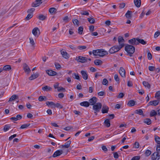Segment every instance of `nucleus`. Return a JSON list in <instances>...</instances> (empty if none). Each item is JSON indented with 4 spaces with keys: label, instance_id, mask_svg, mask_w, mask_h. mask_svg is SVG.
<instances>
[{
    "label": "nucleus",
    "instance_id": "18",
    "mask_svg": "<svg viewBox=\"0 0 160 160\" xmlns=\"http://www.w3.org/2000/svg\"><path fill=\"white\" fill-rule=\"evenodd\" d=\"M109 108L108 106L106 105H103L102 109V113H107L108 112Z\"/></svg>",
    "mask_w": 160,
    "mask_h": 160
},
{
    "label": "nucleus",
    "instance_id": "21",
    "mask_svg": "<svg viewBox=\"0 0 160 160\" xmlns=\"http://www.w3.org/2000/svg\"><path fill=\"white\" fill-rule=\"evenodd\" d=\"M37 18L39 20L43 21L46 19L47 16L42 14H40L38 15Z\"/></svg>",
    "mask_w": 160,
    "mask_h": 160
},
{
    "label": "nucleus",
    "instance_id": "45",
    "mask_svg": "<svg viewBox=\"0 0 160 160\" xmlns=\"http://www.w3.org/2000/svg\"><path fill=\"white\" fill-rule=\"evenodd\" d=\"M156 152H155L160 154V144H158L157 145Z\"/></svg>",
    "mask_w": 160,
    "mask_h": 160
},
{
    "label": "nucleus",
    "instance_id": "56",
    "mask_svg": "<svg viewBox=\"0 0 160 160\" xmlns=\"http://www.w3.org/2000/svg\"><path fill=\"white\" fill-rule=\"evenodd\" d=\"M98 49L96 50H93L92 51V53L95 56H98Z\"/></svg>",
    "mask_w": 160,
    "mask_h": 160
},
{
    "label": "nucleus",
    "instance_id": "55",
    "mask_svg": "<svg viewBox=\"0 0 160 160\" xmlns=\"http://www.w3.org/2000/svg\"><path fill=\"white\" fill-rule=\"evenodd\" d=\"M35 10V9L34 8H31L30 9H28L27 12L28 13H31V14H32V13Z\"/></svg>",
    "mask_w": 160,
    "mask_h": 160
},
{
    "label": "nucleus",
    "instance_id": "25",
    "mask_svg": "<svg viewBox=\"0 0 160 160\" xmlns=\"http://www.w3.org/2000/svg\"><path fill=\"white\" fill-rule=\"evenodd\" d=\"M135 6L138 8L140 7L141 5V0H134V1Z\"/></svg>",
    "mask_w": 160,
    "mask_h": 160
},
{
    "label": "nucleus",
    "instance_id": "1",
    "mask_svg": "<svg viewBox=\"0 0 160 160\" xmlns=\"http://www.w3.org/2000/svg\"><path fill=\"white\" fill-rule=\"evenodd\" d=\"M125 50L128 53L129 56L130 57H132V54L135 52V48L132 45L127 44L125 48Z\"/></svg>",
    "mask_w": 160,
    "mask_h": 160
},
{
    "label": "nucleus",
    "instance_id": "12",
    "mask_svg": "<svg viewBox=\"0 0 160 160\" xmlns=\"http://www.w3.org/2000/svg\"><path fill=\"white\" fill-rule=\"evenodd\" d=\"M119 72L122 77L123 78L125 77V71L123 68L121 67L119 69Z\"/></svg>",
    "mask_w": 160,
    "mask_h": 160
},
{
    "label": "nucleus",
    "instance_id": "27",
    "mask_svg": "<svg viewBox=\"0 0 160 160\" xmlns=\"http://www.w3.org/2000/svg\"><path fill=\"white\" fill-rule=\"evenodd\" d=\"M80 105L81 106L85 107H88L90 105L89 102L87 101H84L80 103Z\"/></svg>",
    "mask_w": 160,
    "mask_h": 160
},
{
    "label": "nucleus",
    "instance_id": "9",
    "mask_svg": "<svg viewBox=\"0 0 160 160\" xmlns=\"http://www.w3.org/2000/svg\"><path fill=\"white\" fill-rule=\"evenodd\" d=\"M98 56L102 57L103 56L108 54L107 52L103 50V49H98Z\"/></svg>",
    "mask_w": 160,
    "mask_h": 160
},
{
    "label": "nucleus",
    "instance_id": "3",
    "mask_svg": "<svg viewBox=\"0 0 160 160\" xmlns=\"http://www.w3.org/2000/svg\"><path fill=\"white\" fill-rule=\"evenodd\" d=\"M75 60L78 62L83 63L87 62L88 58L85 57L79 56L76 57Z\"/></svg>",
    "mask_w": 160,
    "mask_h": 160
},
{
    "label": "nucleus",
    "instance_id": "15",
    "mask_svg": "<svg viewBox=\"0 0 160 160\" xmlns=\"http://www.w3.org/2000/svg\"><path fill=\"white\" fill-rule=\"evenodd\" d=\"M81 72L83 79L85 80H87L88 78V75L87 72L85 71L82 70L81 71Z\"/></svg>",
    "mask_w": 160,
    "mask_h": 160
},
{
    "label": "nucleus",
    "instance_id": "33",
    "mask_svg": "<svg viewBox=\"0 0 160 160\" xmlns=\"http://www.w3.org/2000/svg\"><path fill=\"white\" fill-rule=\"evenodd\" d=\"M105 125L107 127H109L110 126V121L109 119H107L104 122Z\"/></svg>",
    "mask_w": 160,
    "mask_h": 160
},
{
    "label": "nucleus",
    "instance_id": "7",
    "mask_svg": "<svg viewBox=\"0 0 160 160\" xmlns=\"http://www.w3.org/2000/svg\"><path fill=\"white\" fill-rule=\"evenodd\" d=\"M128 42L129 43L133 45H138V38H133L129 40L128 41Z\"/></svg>",
    "mask_w": 160,
    "mask_h": 160
},
{
    "label": "nucleus",
    "instance_id": "23",
    "mask_svg": "<svg viewBox=\"0 0 160 160\" xmlns=\"http://www.w3.org/2000/svg\"><path fill=\"white\" fill-rule=\"evenodd\" d=\"M136 114H138L139 115H142L144 116L142 110L141 109H137L134 111Z\"/></svg>",
    "mask_w": 160,
    "mask_h": 160
},
{
    "label": "nucleus",
    "instance_id": "24",
    "mask_svg": "<svg viewBox=\"0 0 160 160\" xmlns=\"http://www.w3.org/2000/svg\"><path fill=\"white\" fill-rule=\"evenodd\" d=\"M42 89L44 91H48L52 90V88L46 85L44 87H42Z\"/></svg>",
    "mask_w": 160,
    "mask_h": 160
},
{
    "label": "nucleus",
    "instance_id": "37",
    "mask_svg": "<svg viewBox=\"0 0 160 160\" xmlns=\"http://www.w3.org/2000/svg\"><path fill=\"white\" fill-rule=\"evenodd\" d=\"M87 19L88 22L91 24H93L95 22V19L93 18L90 17L88 18Z\"/></svg>",
    "mask_w": 160,
    "mask_h": 160
},
{
    "label": "nucleus",
    "instance_id": "40",
    "mask_svg": "<svg viewBox=\"0 0 160 160\" xmlns=\"http://www.w3.org/2000/svg\"><path fill=\"white\" fill-rule=\"evenodd\" d=\"M30 123H27L23 124L22 125L21 127H20V129H24L25 128H27L30 125Z\"/></svg>",
    "mask_w": 160,
    "mask_h": 160
},
{
    "label": "nucleus",
    "instance_id": "22",
    "mask_svg": "<svg viewBox=\"0 0 160 160\" xmlns=\"http://www.w3.org/2000/svg\"><path fill=\"white\" fill-rule=\"evenodd\" d=\"M61 52L62 55V56L64 58L66 59H67L69 58V57L68 56V53L65 51L61 50Z\"/></svg>",
    "mask_w": 160,
    "mask_h": 160
},
{
    "label": "nucleus",
    "instance_id": "32",
    "mask_svg": "<svg viewBox=\"0 0 160 160\" xmlns=\"http://www.w3.org/2000/svg\"><path fill=\"white\" fill-rule=\"evenodd\" d=\"M11 69V68L10 65H6L4 66L2 69V71H9Z\"/></svg>",
    "mask_w": 160,
    "mask_h": 160
},
{
    "label": "nucleus",
    "instance_id": "58",
    "mask_svg": "<svg viewBox=\"0 0 160 160\" xmlns=\"http://www.w3.org/2000/svg\"><path fill=\"white\" fill-rule=\"evenodd\" d=\"M72 22L74 25H77L78 26L79 21L77 19H74L72 20Z\"/></svg>",
    "mask_w": 160,
    "mask_h": 160
},
{
    "label": "nucleus",
    "instance_id": "43",
    "mask_svg": "<svg viewBox=\"0 0 160 160\" xmlns=\"http://www.w3.org/2000/svg\"><path fill=\"white\" fill-rule=\"evenodd\" d=\"M83 28L82 27H79L78 29V33L79 34H82L83 31Z\"/></svg>",
    "mask_w": 160,
    "mask_h": 160
},
{
    "label": "nucleus",
    "instance_id": "52",
    "mask_svg": "<svg viewBox=\"0 0 160 160\" xmlns=\"http://www.w3.org/2000/svg\"><path fill=\"white\" fill-rule=\"evenodd\" d=\"M139 147V144L138 142H135L133 146V148H138Z\"/></svg>",
    "mask_w": 160,
    "mask_h": 160
},
{
    "label": "nucleus",
    "instance_id": "8",
    "mask_svg": "<svg viewBox=\"0 0 160 160\" xmlns=\"http://www.w3.org/2000/svg\"><path fill=\"white\" fill-rule=\"evenodd\" d=\"M118 39L119 44V45L118 46L120 47L122 46V48L124 46V39L122 37L120 36L118 37Z\"/></svg>",
    "mask_w": 160,
    "mask_h": 160
},
{
    "label": "nucleus",
    "instance_id": "48",
    "mask_svg": "<svg viewBox=\"0 0 160 160\" xmlns=\"http://www.w3.org/2000/svg\"><path fill=\"white\" fill-rule=\"evenodd\" d=\"M151 153V151L149 150H147L145 152V154L147 157L149 156Z\"/></svg>",
    "mask_w": 160,
    "mask_h": 160
},
{
    "label": "nucleus",
    "instance_id": "46",
    "mask_svg": "<svg viewBox=\"0 0 160 160\" xmlns=\"http://www.w3.org/2000/svg\"><path fill=\"white\" fill-rule=\"evenodd\" d=\"M157 114V112L154 110H152L150 113V115L151 117L154 116Z\"/></svg>",
    "mask_w": 160,
    "mask_h": 160
},
{
    "label": "nucleus",
    "instance_id": "26",
    "mask_svg": "<svg viewBox=\"0 0 160 160\" xmlns=\"http://www.w3.org/2000/svg\"><path fill=\"white\" fill-rule=\"evenodd\" d=\"M57 11V9L54 8H51L49 9V12L51 14L56 13Z\"/></svg>",
    "mask_w": 160,
    "mask_h": 160
},
{
    "label": "nucleus",
    "instance_id": "63",
    "mask_svg": "<svg viewBox=\"0 0 160 160\" xmlns=\"http://www.w3.org/2000/svg\"><path fill=\"white\" fill-rule=\"evenodd\" d=\"M160 34V32L159 31H157L156 32L154 35V38H156L159 36Z\"/></svg>",
    "mask_w": 160,
    "mask_h": 160
},
{
    "label": "nucleus",
    "instance_id": "11",
    "mask_svg": "<svg viewBox=\"0 0 160 160\" xmlns=\"http://www.w3.org/2000/svg\"><path fill=\"white\" fill-rule=\"evenodd\" d=\"M97 98L96 97H93L89 100V104L91 105H94L97 102Z\"/></svg>",
    "mask_w": 160,
    "mask_h": 160
},
{
    "label": "nucleus",
    "instance_id": "28",
    "mask_svg": "<svg viewBox=\"0 0 160 160\" xmlns=\"http://www.w3.org/2000/svg\"><path fill=\"white\" fill-rule=\"evenodd\" d=\"M142 84L146 88H147L148 89H150V88L151 86L148 82L146 81H143L142 82Z\"/></svg>",
    "mask_w": 160,
    "mask_h": 160
},
{
    "label": "nucleus",
    "instance_id": "35",
    "mask_svg": "<svg viewBox=\"0 0 160 160\" xmlns=\"http://www.w3.org/2000/svg\"><path fill=\"white\" fill-rule=\"evenodd\" d=\"M38 100L40 101H46L47 100V98L45 96H41L39 97L38 98Z\"/></svg>",
    "mask_w": 160,
    "mask_h": 160
},
{
    "label": "nucleus",
    "instance_id": "4",
    "mask_svg": "<svg viewBox=\"0 0 160 160\" xmlns=\"http://www.w3.org/2000/svg\"><path fill=\"white\" fill-rule=\"evenodd\" d=\"M32 32L35 37H38L40 33L39 29L37 27L34 28L32 30Z\"/></svg>",
    "mask_w": 160,
    "mask_h": 160
},
{
    "label": "nucleus",
    "instance_id": "57",
    "mask_svg": "<svg viewBox=\"0 0 160 160\" xmlns=\"http://www.w3.org/2000/svg\"><path fill=\"white\" fill-rule=\"evenodd\" d=\"M114 78L115 80L117 82H119V79L118 76V75L117 74H116L114 75Z\"/></svg>",
    "mask_w": 160,
    "mask_h": 160
},
{
    "label": "nucleus",
    "instance_id": "2",
    "mask_svg": "<svg viewBox=\"0 0 160 160\" xmlns=\"http://www.w3.org/2000/svg\"><path fill=\"white\" fill-rule=\"evenodd\" d=\"M122 48V46L120 47L118 46H115L112 47L109 50V52L111 54H113L118 51Z\"/></svg>",
    "mask_w": 160,
    "mask_h": 160
},
{
    "label": "nucleus",
    "instance_id": "60",
    "mask_svg": "<svg viewBox=\"0 0 160 160\" xmlns=\"http://www.w3.org/2000/svg\"><path fill=\"white\" fill-rule=\"evenodd\" d=\"M81 14L82 15H86L87 16H88L89 15V13L87 11H84L82 12H81Z\"/></svg>",
    "mask_w": 160,
    "mask_h": 160
},
{
    "label": "nucleus",
    "instance_id": "61",
    "mask_svg": "<svg viewBox=\"0 0 160 160\" xmlns=\"http://www.w3.org/2000/svg\"><path fill=\"white\" fill-rule=\"evenodd\" d=\"M140 156H136L132 158L131 160H139L140 159Z\"/></svg>",
    "mask_w": 160,
    "mask_h": 160
},
{
    "label": "nucleus",
    "instance_id": "49",
    "mask_svg": "<svg viewBox=\"0 0 160 160\" xmlns=\"http://www.w3.org/2000/svg\"><path fill=\"white\" fill-rule=\"evenodd\" d=\"M87 47L85 46H79L77 48L80 50H82L86 49Z\"/></svg>",
    "mask_w": 160,
    "mask_h": 160
},
{
    "label": "nucleus",
    "instance_id": "14",
    "mask_svg": "<svg viewBox=\"0 0 160 160\" xmlns=\"http://www.w3.org/2000/svg\"><path fill=\"white\" fill-rule=\"evenodd\" d=\"M46 72L50 76H54L57 74L56 72L51 70H46Z\"/></svg>",
    "mask_w": 160,
    "mask_h": 160
},
{
    "label": "nucleus",
    "instance_id": "13",
    "mask_svg": "<svg viewBox=\"0 0 160 160\" xmlns=\"http://www.w3.org/2000/svg\"><path fill=\"white\" fill-rule=\"evenodd\" d=\"M63 151L62 150H58L56 151L53 154L52 156L54 158L59 156L63 153Z\"/></svg>",
    "mask_w": 160,
    "mask_h": 160
},
{
    "label": "nucleus",
    "instance_id": "38",
    "mask_svg": "<svg viewBox=\"0 0 160 160\" xmlns=\"http://www.w3.org/2000/svg\"><path fill=\"white\" fill-rule=\"evenodd\" d=\"M155 140L156 142L158 144H160V138L157 136H155Z\"/></svg>",
    "mask_w": 160,
    "mask_h": 160
},
{
    "label": "nucleus",
    "instance_id": "17",
    "mask_svg": "<svg viewBox=\"0 0 160 160\" xmlns=\"http://www.w3.org/2000/svg\"><path fill=\"white\" fill-rule=\"evenodd\" d=\"M23 69L25 72L28 73H29L31 71L29 68L26 63L23 64Z\"/></svg>",
    "mask_w": 160,
    "mask_h": 160
},
{
    "label": "nucleus",
    "instance_id": "5",
    "mask_svg": "<svg viewBox=\"0 0 160 160\" xmlns=\"http://www.w3.org/2000/svg\"><path fill=\"white\" fill-rule=\"evenodd\" d=\"M102 105L101 103L98 102L96 104L93 105V109L96 112H99L101 108Z\"/></svg>",
    "mask_w": 160,
    "mask_h": 160
},
{
    "label": "nucleus",
    "instance_id": "64",
    "mask_svg": "<svg viewBox=\"0 0 160 160\" xmlns=\"http://www.w3.org/2000/svg\"><path fill=\"white\" fill-rule=\"evenodd\" d=\"M58 92L61 91H63L64 92H65V89L62 87H59V88H58Z\"/></svg>",
    "mask_w": 160,
    "mask_h": 160
},
{
    "label": "nucleus",
    "instance_id": "31",
    "mask_svg": "<svg viewBox=\"0 0 160 160\" xmlns=\"http://www.w3.org/2000/svg\"><path fill=\"white\" fill-rule=\"evenodd\" d=\"M94 62L95 64L97 65H100L102 63V61L99 59L95 60Z\"/></svg>",
    "mask_w": 160,
    "mask_h": 160
},
{
    "label": "nucleus",
    "instance_id": "47",
    "mask_svg": "<svg viewBox=\"0 0 160 160\" xmlns=\"http://www.w3.org/2000/svg\"><path fill=\"white\" fill-rule=\"evenodd\" d=\"M46 104L48 106H49V105H51V106H54V107L55 105V103H54L53 102H49V101L47 102H46Z\"/></svg>",
    "mask_w": 160,
    "mask_h": 160
},
{
    "label": "nucleus",
    "instance_id": "53",
    "mask_svg": "<svg viewBox=\"0 0 160 160\" xmlns=\"http://www.w3.org/2000/svg\"><path fill=\"white\" fill-rule=\"evenodd\" d=\"M108 83V81L105 78L103 79L102 81V84L104 85H107Z\"/></svg>",
    "mask_w": 160,
    "mask_h": 160
},
{
    "label": "nucleus",
    "instance_id": "29",
    "mask_svg": "<svg viewBox=\"0 0 160 160\" xmlns=\"http://www.w3.org/2000/svg\"><path fill=\"white\" fill-rule=\"evenodd\" d=\"M132 12L131 11L128 10L125 14L126 17L128 19H129L131 18V14Z\"/></svg>",
    "mask_w": 160,
    "mask_h": 160
},
{
    "label": "nucleus",
    "instance_id": "39",
    "mask_svg": "<svg viewBox=\"0 0 160 160\" xmlns=\"http://www.w3.org/2000/svg\"><path fill=\"white\" fill-rule=\"evenodd\" d=\"M57 108L59 109H62L63 108V106L59 103H57L55 104L54 108Z\"/></svg>",
    "mask_w": 160,
    "mask_h": 160
},
{
    "label": "nucleus",
    "instance_id": "42",
    "mask_svg": "<svg viewBox=\"0 0 160 160\" xmlns=\"http://www.w3.org/2000/svg\"><path fill=\"white\" fill-rule=\"evenodd\" d=\"M72 75L74 76H73L74 78L77 79L78 80H80L79 76L78 74L74 73Z\"/></svg>",
    "mask_w": 160,
    "mask_h": 160
},
{
    "label": "nucleus",
    "instance_id": "6",
    "mask_svg": "<svg viewBox=\"0 0 160 160\" xmlns=\"http://www.w3.org/2000/svg\"><path fill=\"white\" fill-rule=\"evenodd\" d=\"M160 158V154L154 152L151 155L152 160H159Z\"/></svg>",
    "mask_w": 160,
    "mask_h": 160
},
{
    "label": "nucleus",
    "instance_id": "30",
    "mask_svg": "<svg viewBox=\"0 0 160 160\" xmlns=\"http://www.w3.org/2000/svg\"><path fill=\"white\" fill-rule=\"evenodd\" d=\"M139 43H141L142 45H145L147 44V42L144 41L143 39L138 38V44Z\"/></svg>",
    "mask_w": 160,
    "mask_h": 160
},
{
    "label": "nucleus",
    "instance_id": "51",
    "mask_svg": "<svg viewBox=\"0 0 160 160\" xmlns=\"http://www.w3.org/2000/svg\"><path fill=\"white\" fill-rule=\"evenodd\" d=\"M32 16L33 15L32 14L29 13L26 18V20H29L32 17Z\"/></svg>",
    "mask_w": 160,
    "mask_h": 160
},
{
    "label": "nucleus",
    "instance_id": "62",
    "mask_svg": "<svg viewBox=\"0 0 160 160\" xmlns=\"http://www.w3.org/2000/svg\"><path fill=\"white\" fill-rule=\"evenodd\" d=\"M55 67L57 69H59L61 68V66L58 63H56L55 64Z\"/></svg>",
    "mask_w": 160,
    "mask_h": 160
},
{
    "label": "nucleus",
    "instance_id": "10",
    "mask_svg": "<svg viewBox=\"0 0 160 160\" xmlns=\"http://www.w3.org/2000/svg\"><path fill=\"white\" fill-rule=\"evenodd\" d=\"M71 141L70 140H69L66 142L64 145H62L60 146L59 147L61 148H68L70 146L71 143Z\"/></svg>",
    "mask_w": 160,
    "mask_h": 160
},
{
    "label": "nucleus",
    "instance_id": "54",
    "mask_svg": "<svg viewBox=\"0 0 160 160\" xmlns=\"http://www.w3.org/2000/svg\"><path fill=\"white\" fill-rule=\"evenodd\" d=\"M148 69L151 71H153L155 70V68L154 66H150L148 67Z\"/></svg>",
    "mask_w": 160,
    "mask_h": 160
},
{
    "label": "nucleus",
    "instance_id": "41",
    "mask_svg": "<svg viewBox=\"0 0 160 160\" xmlns=\"http://www.w3.org/2000/svg\"><path fill=\"white\" fill-rule=\"evenodd\" d=\"M29 40H30V43L32 45V46L34 47V45L35 44V43L34 42V41L33 39L32 38H29Z\"/></svg>",
    "mask_w": 160,
    "mask_h": 160
},
{
    "label": "nucleus",
    "instance_id": "59",
    "mask_svg": "<svg viewBox=\"0 0 160 160\" xmlns=\"http://www.w3.org/2000/svg\"><path fill=\"white\" fill-rule=\"evenodd\" d=\"M124 96V94L122 92L120 93L117 98H122Z\"/></svg>",
    "mask_w": 160,
    "mask_h": 160
},
{
    "label": "nucleus",
    "instance_id": "34",
    "mask_svg": "<svg viewBox=\"0 0 160 160\" xmlns=\"http://www.w3.org/2000/svg\"><path fill=\"white\" fill-rule=\"evenodd\" d=\"M135 101L133 100H131L128 102L127 105L129 107H132L134 105Z\"/></svg>",
    "mask_w": 160,
    "mask_h": 160
},
{
    "label": "nucleus",
    "instance_id": "19",
    "mask_svg": "<svg viewBox=\"0 0 160 160\" xmlns=\"http://www.w3.org/2000/svg\"><path fill=\"white\" fill-rule=\"evenodd\" d=\"M18 99V96L15 95L14 94L9 99V100L8 101V102H10L12 101L15 100L16 99Z\"/></svg>",
    "mask_w": 160,
    "mask_h": 160
},
{
    "label": "nucleus",
    "instance_id": "36",
    "mask_svg": "<svg viewBox=\"0 0 160 160\" xmlns=\"http://www.w3.org/2000/svg\"><path fill=\"white\" fill-rule=\"evenodd\" d=\"M144 122L149 125L151 123V120L150 119L147 118L144 120Z\"/></svg>",
    "mask_w": 160,
    "mask_h": 160
},
{
    "label": "nucleus",
    "instance_id": "20",
    "mask_svg": "<svg viewBox=\"0 0 160 160\" xmlns=\"http://www.w3.org/2000/svg\"><path fill=\"white\" fill-rule=\"evenodd\" d=\"M39 76V74L38 73L32 75L29 78L30 80H32L35 79L37 78Z\"/></svg>",
    "mask_w": 160,
    "mask_h": 160
},
{
    "label": "nucleus",
    "instance_id": "50",
    "mask_svg": "<svg viewBox=\"0 0 160 160\" xmlns=\"http://www.w3.org/2000/svg\"><path fill=\"white\" fill-rule=\"evenodd\" d=\"M10 128V127L9 125H6L4 127L3 130L5 132H6L9 130Z\"/></svg>",
    "mask_w": 160,
    "mask_h": 160
},
{
    "label": "nucleus",
    "instance_id": "16",
    "mask_svg": "<svg viewBox=\"0 0 160 160\" xmlns=\"http://www.w3.org/2000/svg\"><path fill=\"white\" fill-rule=\"evenodd\" d=\"M159 101L156 100L151 101L149 102L148 104L149 105L155 106L158 104Z\"/></svg>",
    "mask_w": 160,
    "mask_h": 160
},
{
    "label": "nucleus",
    "instance_id": "44",
    "mask_svg": "<svg viewBox=\"0 0 160 160\" xmlns=\"http://www.w3.org/2000/svg\"><path fill=\"white\" fill-rule=\"evenodd\" d=\"M155 97L157 98V99H160V91L156 92L155 94Z\"/></svg>",
    "mask_w": 160,
    "mask_h": 160
}]
</instances>
